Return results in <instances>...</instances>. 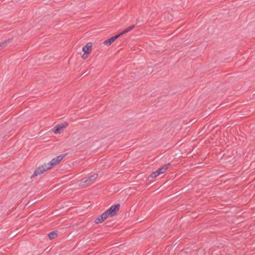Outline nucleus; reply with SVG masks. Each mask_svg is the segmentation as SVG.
<instances>
[{
    "label": "nucleus",
    "mask_w": 255,
    "mask_h": 255,
    "mask_svg": "<svg viewBox=\"0 0 255 255\" xmlns=\"http://www.w3.org/2000/svg\"><path fill=\"white\" fill-rule=\"evenodd\" d=\"M57 164H58V163L56 161V159H55V158H53L49 163H45L36 168L31 176V178L42 174L47 170L51 169L53 166L56 165Z\"/></svg>",
    "instance_id": "nucleus-1"
},
{
    "label": "nucleus",
    "mask_w": 255,
    "mask_h": 255,
    "mask_svg": "<svg viewBox=\"0 0 255 255\" xmlns=\"http://www.w3.org/2000/svg\"><path fill=\"white\" fill-rule=\"evenodd\" d=\"M120 208V204H117L116 205L112 206L109 209L107 210L105 212L107 213L108 216L111 217L114 216L117 212L119 210Z\"/></svg>",
    "instance_id": "nucleus-2"
},
{
    "label": "nucleus",
    "mask_w": 255,
    "mask_h": 255,
    "mask_svg": "<svg viewBox=\"0 0 255 255\" xmlns=\"http://www.w3.org/2000/svg\"><path fill=\"white\" fill-rule=\"evenodd\" d=\"M98 177V174L95 173L87 178H83L82 181L84 185H89L94 183L95 180Z\"/></svg>",
    "instance_id": "nucleus-3"
},
{
    "label": "nucleus",
    "mask_w": 255,
    "mask_h": 255,
    "mask_svg": "<svg viewBox=\"0 0 255 255\" xmlns=\"http://www.w3.org/2000/svg\"><path fill=\"white\" fill-rule=\"evenodd\" d=\"M92 42H88L85 45H84L82 48V50L84 52V54L82 56V58L83 59H85L87 57V56H85V55L89 54L92 50Z\"/></svg>",
    "instance_id": "nucleus-4"
},
{
    "label": "nucleus",
    "mask_w": 255,
    "mask_h": 255,
    "mask_svg": "<svg viewBox=\"0 0 255 255\" xmlns=\"http://www.w3.org/2000/svg\"><path fill=\"white\" fill-rule=\"evenodd\" d=\"M68 125L67 123H62L61 124H59L54 127L53 128V131L55 133H59L61 132V130Z\"/></svg>",
    "instance_id": "nucleus-5"
},
{
    "label": "nucleus",
    "mask_w": 255,
    "mask_h": 255,
    "mask_svg": "<svg viewBox=\"0 0 255 255\" xmlns=\"http://www.w3.org/2000/svg\"><path fill=\"white\" fill-rule=\"evenodd\" d=\"M108 217V216L107 215V213L105 212L103 213L101 215L99 216L97 218H96L95 221L94 223L96 224H98L99 223H101L103 222L105 220H106Z\"/></svg>",
    "instance_id": "nucleus-6"
},
{
    "label": "nucleus",
    "mask_w": 255,
    "mask_h": 255,
    "mask_svg": "<svg viewBox=\"0 0 255 255\" xmlns=\"http://www.w3.org/2000/svg\"><path fill=\"white\" fill-rule=\"evenodd\" d=\"M120 36L118 35V34L114 35L113 37L106 40L104 42V44L106 45H110L113 42H114L117 39H118Z\"/></svg>",
    "instance_id": "nucleus-7"
},
{
    "label": "nucleus",
    "mask_w": 255,
    "mask_h": 255,
    "mask_svg": "<svg viewBox=\"0 0 255 255\" xmlns=\"http://www.w3.org/2000/svg\"><path fill=\"white\" fill-rule=\"evenodd\" d=\"M170 165V163H168L166 164H165L163 167L158 168L156 171L160 175L161 174L164 173L167 170L168 166Z\"/></svg>",
    "instance_id": "nucleus-8"
},
{
    "label": "nucleus",
    "mask_w": 255,
    "mask_h": 255,
    "mask_svg": "<svg viewBox=\"0 0 255 255\" xmlns=\"http://www.w3.org/2000/svg\"><path fill=\"white\" fill-rule=\"evenodd\" d=\"M134 27H135V25H134V24L131 25V26L126 28L124 30H123L121 32L118 33V35L119 36H121V35L129 32L130 31L132 30Z\"/></svg>",
    "instance_id": "nucleus-9"
},
{
    "label": "nucleus",
    "mask_w": 255,
    "mask_h": 255,
    "mask_svg": "<svg viewBox=\"0 0 255 255\" xmlns=\"http://www.w3.org/2000/svg\"><path fill=\"white\" fill-rule=\"evenodd\" d=\"M134 27H135V25H134V24L131 25V26L126 28L124 30H123L121 32L118 33V35L119 36H121V35L129 32L130 31L132 30Z\"/></svg>",
    "instance_id": "nucleus-10"
},
{
    "label": "nucleus",
    "mask_w": 255,
    "mask_h": 255,
    "mask_svg": "<svg viewBox=\"0 0 255 255\" xmlns=\"http://www.w3.org/2000/svg\"><path fill=\"white\" fill-rule=\"evenodd\" d=\"M57 236H58L57 231H52L51 232H50L48 234V238L50 240H52V239L56 238L57 237Z\"/></svg>",
    "instance_id": "nucleus-11"
},
{
    "label": "nucleus",
    "mask_w": 255,
    "mask_h": 255,
    "mask_svg": "<svg viewBox=\"0 0 255 255\" xmlns=\"http://www.w3.org/2000/svg\"><path fill=\"white\" fill-rule=\"evenodd\" d=\"M11 42L10 39H6L2 42H0V49H2L7 46V45Z\"/></svg>",
    "instance_id": "nucleus-12"
},
{
    "label": "nucleus",
    "mask_w": 255,
    "mask_h": 255,
    "mask_svg": "<svg viewBox=\"0 0 255 255\" xmlns=\"http://www.w3.org/2000/svg\"><path fill=\"white\" fill-rule=\"evenodd\" d=\"M159 175V174H158L157 171L156 170V171H154L152 172L149 175V176L148 177V178H155V177H157Z\"/></svg>",
    "instance_id": "nucleus-13"
},
{
    "label": "nucleus",
    "mask_w": 255,
    "mask_h": 255,
    "mask_svg": "<svg viewBox=\"0 0 255 255\" xmlns=\"http://www.w3.org/2000/svg\"><path fill=\"white\" fill-rule=\"evenodd\" d=\"M65 155L66 154L59 155L55 157V159H56V161L59 163V162L63 159V158L65 157Z\"/></svg>",
    "instance_id": "nucleus-14"
}]
</instances>
